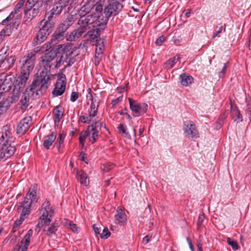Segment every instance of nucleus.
<instances>
[{
  "instance_id": "f257e3e1",
  "label": "nucleus",
  "mask_w": 251,
  "mask_h": 251,
  "mask_svg": "<svg viewBox=\"0 0 251 251\" xmlns=\"http://www.w3.org/2000/svg\"><path fill=\"white\" fill-rule=\"evenodd\" d=\"M73 53L70 45H58L57 48L52 49L41 57L40 70L50 71L52 66L55 68H59L61 63L64 62L68 63L69 66H71L74 63H70Z\"/></svg>"
},
{
  "instance_id": "f03ea898",
  "label": "nucleus",
  "mask_w": 251,
  "mask_h": 251,
  "mask_svg": "<svg viewBox=\"0 0 251 251\" xmlns=\"http://www.w3.org/2000/svg\"><path fill=\"white\" fill-rule=\"evenodd\" d=\"M119 0H108V4L103 9L102 5L97 2L94 6L96 14L98 15V19L100 20L102 25H106L109 18L117 15L123 8V5Z\"/></svg>"
},
{
  "instance_id": "7ed1b4c3",
  "label": "nucleus",
  "mask_w": 251,
  "mask_h": 251,
  "mask_svg": "<svg viewBox=\"0 0 251 251\" xmlns=\"http://www.w3.org/2000/svg\"><path fill=\"white\" fill-rule=\"evenodd\" d=\"M40 50H37L28 53L26 55L22 57L19 60V64L21 68V74L17 77L21 82H27L30 74L33 71L35 62V55Z\"/></svg>"
},
{
  "instance_id": "20e7f679",
  "label": "nucleus",
  "mask_w": 251,
  "mask_h": 251,
  "mask_svg": "<svg viewBox=\"0 0 251 251\" xmlns=\"http://www.w3.org/2000/svg\"><path fill=\"white\" fill-rule=\"evenodd\" d=\"M91 1H87L82 6L78 11L80 16L77 24L88 23L90 25L94 23V21L98 20V15L96 14L94 5L90 3Z\"/></svg>"
},
{
  "instance_id": "39448f33",
  "label": "nucleus",
  "mask_w": 251,
  "mask_h": 251,
  "mask_svg": "<svg viewBox=\"0 0 251 251\" xmlns=\"http://www.w3.org/2000/svg\"><path fill=\"white\" fill-rule=\"evenodd\" d=\"M38 197L37 196L36 188L35 186L29 188L23 201L17 204L18 209L23 208L30 212V207L32 204L37 202Z\"/></svg>"
},
{
  "instance_id": "423d86ee",
  "label": "nucleus",
  "mask_w": 251,
  "mask_h": 251,
  "mask_svg": "<svg viewBox=\"0 0 251 251\" xmlns=\"http://www.w3.org/2000/svg\"><path fill=\"white\" fill-rule=\"evenodd\" d=\"M15 56L9 55L8 48H3L0 50V68L3 71L10 69L14 65Z\"/></svg>"
},
{
  "instance_id": "0eeeda50",
  "label": "nucleus",
  "mask_w": 251,
  "mask_h": 251,
  "mask_svg": "<svg viewBox=\"0 0 251 251\" xmlns=\"http://www.w3.org/2000/svg\"><path fill=\"white\" fill-rule=\"evenodd\" d=\"M54 212V209L50 206V201L46 200L40 210L41 215L40 220L44 222V225L49 226L52 220V216Z\"/></svg>"
},
{
  "instance_id": "6e6552de",
  "label": "nucleus",
  "mask_w": 251,
  "mask_h": 251,
  "mask_svg": "<svg viewBox=\"0 0 251 251\" xmlns=\"http://www.w3.org/2000/svg\"><path fill=\"white\" fill-rule=\"evenodd\" d=\"M89 25H92L93 27H96V28L89 32L91 42L93 43V45L95 43L98 44V42H101L102 40L100 37V34L101 31L105 28L106 25H102L99 19L94 21V23H92Z\"/></svg>"
},
{
  "instance_id": "1a4fd4ad",
  "label": "nucleus",
  "mask_w": 251,
  "mask_h": 251,
  "mask_svg": "<svg viewBox=\"0 0 251 251\" xmlns=\"http://www.w3.org/2000/svg\"><path fill=\"white\" fill-rule=\"evenodd\" d=\"M130 109L134 117H139L144 114L147 111L148 105L145 103H139L132 99H128Z\"/></svg>"
},
{
  "instance_id": "9d476101",
  "label": "nucleus",
  "mask_w": 251,
  "mask_h": 251,
  "mask_svg": "<svg viewBox=\"0 0 251 251\" xmlns=\"http://www.w3.org/2000/svg\"><path fill=\"white\" fill-rule=\"evenodd\" d=\"M40 76L36 79L39 80V91L40 94H43L46 92L50 85L49 82L50 80V71L40 70L39 71Z\"/></svg>"
},
{
  "instance_id": "9b49d317",
  "label": "nucleus",
  "mask_w": 251,
  "mask_h": 251,
  "mask_svg": "<svg viewBox=\"0 0 251 251\" xmlns=\"http://www.w3.org/2000/svg\"><path fill=\"white\" fill-rule=\"evenodd\" d=\"M14 78V76L11 75H7L5 73L0 74V98L4 93L11 89Z\"/></svg>"
},
{
  "instance_id": "f8f14e48",
  "label": "nucleus",
  "mask_w": 251,
  "mask_h": 251,
  "mask_svg": "<svg viewBox=\"0 0 251 251\" xmlns=\"http://www.w3.org/2000/svg\"><path fill=\"white\" fill-rule=\"evenodd\" d=\"M52 28L43 25L42 27L37 32L36 37L33 39V44L34 45H37L44 42L47 39L48 36L52 32Z\"/></svg>"
},
{
  "instance_id": "ddd939ff",
  "label": "nucleus",
  "mask_w": 251,
  "mask_h": 251,
  "mask_svg": "<svg viewBox=\"0 0 251 251\" xmlns=\"http://www.w3.org/2000/svg\"><path fill=\"white\" fill-rule=\"evenodd\" d=\"M66 78L65 75L61 74L59 75V78L57 79L52 92V94L54 97L61 96L64 93L66 89Z\"/></svg>"
},
{
  "instance_id": "4468645a",
  "label": "nucleus",
  "mask_w": 251,
  "mask_h": 251,
  "mask_svg": "<svg viewBox=\"0 0 251 251\" xmlns=\"http://www.w3.org/2000/svg\"><path fill=\"white\" fill-rule=\"evenodd\" d=\"M26 83V82H21L17 78L13 92L9 97L11 103L15 102L19 100L21 93L24 90Z\"/></svg>"
},
{
  "instance_id": "2eb2a0df",
  "label": "nucleus",
  "mask_w": 251,
  "mask_h": 251,
  "mask_svg": "<svg viewBox=\"0 0 251 251\" xmlns=\"http://www.w3.org/2000/svg\"><path fill=\"white\" fill-rule=\"evenodd\" d=\"M80 27L73 31L67 37V40L73 41L78 39L83 33L86 32L90 24L84 23V24H78Z\"/></svg>"
},
{
  "instance_id": "dca6fc26",
  "label": "nucleus",
  "mask_w": 251,
  "mask_h": 251,
  "mask_svg": "<svg viewBox=\"0 0 251 251\" xmlns=\"http://www.w3.org/2000/svg\"><path fill=\"white\" fill-rule=\"evenodd\" d=\"M184 132L188 138L198 137L199 132L195 124L191 121L186 122L183 128Z\"/></svg>"
},
{
  "instance_id": "f3484780",
  "label": "nucleus",
  "mask_w": 251,
  "mask_h": 251,
  "mask_svg": "<svg viewBox=\"0 0 251 251\" xmlns=\"http://www.w3.org/2000/svg\"><path fill=\"white\" fill-rule=\"evenodd\" d=\"M11 132L9 130V127L7 126H4L2 131L0 135V147L3 146H8L11 145Z\"/></svg>"
},
{
  "instance_id": "a211bd4d",
  "label": "nucleus",
  "mask_w": 251,
  "mask_h": 251,
  "mask_svg": "<svg viewBox=\"0 0 251 251\" xmlns=\"http://www.w3.org/2000/svg\"><path fill=\"white\" fill-rule=\"evenodd\" d=\"M15 151V147L12 145L0 147V161H4L11 157Z\"/></svg>"
},
{
  "instance_id": "6ab92c4d",
  "label": "nucleus",
  "mask_w": 251,
  "mask_h": 251,
  "mask_svg": "<svg viewBox=\"0 0 251 251\" xmlns=\"http://www.w3.org/2000/svg\"><path fill=\"white\" fill-rule=\"evenodd\" d=\"M98 124H99V121H93L87 129L90 132V141L92 144L97 141L99 136V130L98 129L99 126Z\"/></svg>"
},
{
  "instance_id": "aec40b11",
  "label": "nucleus",
  "mask_w": 251,
  "mask_h": 251,
  "mask_svg": "<svg viewBox=\"0 0 251 251\" xmlns=\"http://www.w3.org/2000/svg\"><path fill=\"white\" fill-rule=\"evenodd\" d=\"M31 121V118L27 116L22 119L18 124L17 128V133L18 134H23L26 132L30 127V122Z\"/></svg>"
},
{
  "instance_id": "412c9836",
  "label": "nucleus",
  "mask_w": 251,
  "mask_h": 251,
  "mask_svg": "<svg viewBox=\"0 0 251 251\" xmlns=\"http://www.w3.org/2000/svg\"><path fill=\"white\" fill-rule=\"evenodd\" d=\"M39 85V80L35 79L34 80L29 88H27L25 89L26 93H30L33 99H36L37 97H39L40 95L43 94H40V91H39V87L37 88V86Z\"/></svg>"
},
{
  "instance_id": "4be33fe9",
  "label": "nucleus",
  "mask_w": 251,
  "mask_h": 251,
  "mask_svg": "<svg viewBox=\"0 0 251 251\" xmlns=\"http://www.w3.org/2000/svg\"><path fill=\"white\" fill-rule=\"evenodd\" d=\"M33 231L29 229L25 235L24 239L21 241L20 245L18 246L17 251H26L30 243V237L32 235Z\"/></svg>"
},
{
  "instance_id": "5701e85b",
  "label": "nucleus",
  "mask_w": 251,
  "mask_h": 251,
  "mask_svg": "<svg viewBox=\"0 0 251 251\" xmlns=\"http://www.w3.org/2000/svg\"><path fill=\"white\" fill-rule=\"evenodd\" d=\"M90 99L91 100V105L88 110L90 118L95 117L98 112V109L99 106V101L97 99H94L91 93H90Z\"/></svg>"
},
{
  "instance_id": "b1692460",
  "label": "nucleus",
  "mask_w": 251,
  "mask_h": 251,
  "mask_svg": "<svg viewBox=\"0 0 251 251\" xmlns=\"http://www.w3.org/2000/svg\"><path fill=\"white\" fill-rule=\"evenodd\" d=\"M25 21L28 23L34 18L39 13L38 8H25Z\"/></svg>"
},
{
  "instance_id": "393cba45",
  "label": "nucleus",
  "mask_w": 251,
  "mask_h": 251,
  "mask_svg": "<svg viewBox=\"0 0 251 251\" xmlns=\"http://www.w3.org/2000/svg\"><path fill=\"white\" fill-rule=\"evenodd\" d=\"M115 219L116 223L124 225L127 221L126 216L124 210L122 207H118L116 210V214L115 215Z\"/></svg>"
},
{
  "instance_id": "a878e982",
  "label": "nucleus",
  "mask_w": 251,
  "mask_h": 251,
  "mask_svg": "<svg viewBox=\"0 0 251 251\" xmlns=\"http://www.w3.org/2000/svg\"><path fill=\"white\" fill-rule=\"evenodd\" d=\"M55 14L51 10L47 12L45 18L41 22V23H44V25L53 28L55 24L53 18V15Z\"/></svg>"
},
{
  "instance_id": "bb28decb",
  "label": "nucleus",
  "mask_w": 251,
  "mask_h": 251,
  "mask_svg": "<svg viewBox=\"0 0 251 251\" xmlns=\"http://www.w3.org/2000/svg\"><path fill=\"white\" fill-rule=\"evenodd\" d=\"M76 178L81 184L85 186H87L89 184L88 176L83 171L79 170L76 171Z\"/></svg>"
},
{
  "instance_id": "cd10ccee",
  "label": "nucleus",
  "mask_w": 251,
  "mask_h": 251,
  "mask_svg": "<svg viewBox=\"0 0 251 251\" xmlns=\"http://www.w3.org/2000/svg\"><path fill=\"white\" fill-rule=\"evenodd\" d=\"M19 212H21L20 218L17 220L13 224V227H17L20 226L25 218L27 217L30 212L27 211L26 209L23 208L18 209Z\"/></svg>"
},
{
  "instance_id": "c85d7f7f",
  "label": "nucleus",
  "mask_w": 251,
  "mask_h": 251,
  "mask_svg": "<svg viewBox=\"0 0 251 251\" xmlns=\"http://www.w3.org/2000/svg\"><path fill=\"white\" fill-rule=\"evenodd\" d=\"M179 80L182 85L188 86L193 83L194 78L192 76L184 73L179 75Z\"/></svg>"
},
{
  "instance_id": "c756f323",
  "label": "nucleus",
  "mask_w": 251,
  "mask_h": 251,
  "mask_svg": "<svg viewBox=\"0 0 251 251\" xmlns=\"http://www.w3.org/2000/svg\"><path fill=\"white\" fill-rule=\"evenodd\" d=\"M56 138V133L54 132H52L50 135L46 136V139L44 140L43 144V147L46 149H49Z\"/></svg>"
},
{
  "instance_id": "7c9ffc66",
  "label": "nucleus",
  "mask_w": 251,
  "mask_h": 251,
  "mask_svg": "<svg viewBox=\"0 0 251 251\" xmlns=\"http://www.w3.org/2000/svg\"><path fill=\"white\" fill-rule=\"evenodd\" d=\"M54 116V121L55 123H59L62 118L64 114V110L61 106H56L53 111Z\"/></svg>"
},
{
  "instance_id": "2f4dec72",
  "label": "nucleus",
  "mask_w": 251,
  "mask_h": 251,
  "mask_svg": "<svg viewBox=\"0 0 251 251\" xmlns=\"http://www.w3.org/2000/svg\"><path fill=\"white\" fill-rule=\"evenodd\" d=\"M30 97H32L30 93H24L22 96V98L20 101V103L21 105V108L23 110H25L28 106V102L29 100Z\"/></svg>"
},
{
  "instance_id": "473e14b6",
  "label": "nucleus",
  "mask_w": 251,
  "mask_h": 251,
  "mask_svg": "<svg viewBox=\"0 0 251 251\" xmlns=\"http://www.w3.org/2000/svg\"><path fill=\"white\" fill-rule=\"evenodd\" d=\"M179 59L180 57L177 55L173 58L169 59L165 63L164 69L167 70L172 69Z\"/></svg>"
},
{
  "instance_id": "72a5a7b5",
  "label": "nucleus",
  "mask_w": 251,
  "mask_h": 251,
  "mask_svg": "<svg viewBox=\"0 0 251 251\" xmlns=\"http://www.w3.org/2000/svg\"><path fill=\"white\" fill-rule=\"evenodd\" d=\"M10 102L9 99H5L0 101V115L3 114L8 109L10 106Z\"/></svg>"
},
{
  "instance_id": "f704fd0d",
  "label": "nucleus",
  "mask_w": 251,
  "mask_h": 251,
  "mask_svg": "<svg viewBox=\"0 0 251 251\" xmlns=\"http://www.w3.org/2000/svg\"><path fill=\"white\" fill-rule=\"evenodd\" d=\"M232 113L234 114V116L233 118L234 121L237 123H240L243 121V116L239 109L237 107H236L235 109L232 110Z\"/></svg>"
},
{
  "instance_id": "c9c22d12",
  "label": "nucleus",
  "mask_w": 251,
  "mask_h": 251,
  "mask_svg": "<svg viewBox=\"0 0 251 251\" xmlns=\"http://www.w3.org/2000/svg\"><path fill=\"white\" fill-rule=\"evenodd\" d=\"M70 26V21H65L62 23L60 24L57 29L58 32H61L63 33H65V31L68 29Z\"/></svg>"
},
{
  "instance_id": "e433bc0d",
  "label": "nucleus",
  "mask_w": 251,
  "mask_h": 251,
  "mask_svg": "<svg viewBox=\"0 0 251 251\" xmlns=\"http://www.w3.org/2000/svg\"><path fill=\"white\" fill-rule=\"evenodd\" d=\"M90 135V132L87 129L84 132H81L79 134V143L82 145V148L84 145V141L88 136Z\"/></svg>"
},
{
  "instance_id": "4c0bfd02",
  "label": "nucleus",
  "mask_w": 251,
  "mask_h": 251,
  "mask_svg": "<svg viewBox=\"0 0 251 251\" xmlns=\"http://www.w3.org/2000/svg\"><path fill=\"white\" fill-rule=\"evenodd\" d=\"M59 226L58 224L54 222L47 230V232L49 233L48 235L51 236L52 234H55Z\"/></svg>"
},
{
  "instance_id": "58836bf2",
  "label": "nucleus",
  "mask_w": 251,
  "mask_h": 251,
  "mask_svg": "<svg viewBox=\"0 0 251 251\" xmlns=\"http://www.w3.org/2000/svg\"><path fill=\"white\" fill-rule=\"evenodd\" d=\"M94 45L96 46V55H100L102 54V52L104 48V45L103 44V41L101 42H98L97 43L94 44Z\"/></svg>"
},
{
  "instance_id": "ea45409f",
  "label": "nucleus",
  "mask_w": 251,
  "mask_h": 251,
  "mask_svg": "<svg viewBox=\"0 0 251 251\" xmlns=\"http://www.w3.org/2000/svg\"><path fill=\"white\" fill-rule=\"evenodd\" d=\"M24 3L25 0H20L15 6L14 10L12 11L15 14L17 15V17H19V15L18 14L19 13L21 8L24 6Z\"/></svg>"
},
{
  "instance_id": "a19ab883",
  "label": "nucleus",
  "mask_w": 251,
  "mask_h": 251,
  "mask_svg": "<svg viewBox=\"0 0 251 251\" xmlns=\"http://www.w3.org/2000/svg\"><path fill=\"white\" fill-rule=\"evenodd\" d=\"M63 9L62 6H60L57 2H56L51 11L53 12L55 15H57L61 13Z\"/></svg>"
},
{
  "instance_id": "79ce46f5",
  "label": "nucleus",
  "mask_w": 251,
  "mask_h": 251,
  "mask_svg": "<svg viewBox=\"0 0 251 251\" xmlns=\"http://www.w3.org/2000/svg\"><path fill=\"white\" fill-rule=\"evenodd\" d=\"M117 128L119 130V131L120 132L122 133L125 137H127V138L130 137V135L126 131V127L124 125H123V124L120 125L118 126Z\"/></svg>"
},
{
  "instance_id": "37998d69",
  "label": "nucleus",
  "mask_w": 251,
  "mask_h": 251,
  "mask_svg": "<svg viewBox=\"0 0 251 251\" xmlns=\"http://www.w3.org/2000/svg\"><path fill=\"white\" fill-rule=\"evenodd\" d=\"M92 118H90L89 115L88 116L85 113H84L79 117V120L82 123L89 124L91 122V119Z\"/></svg>"
},
{
  "instance_id": "c03bdc74",
  "label": "nucleus",
  "mask_w": 251,
  "mask_h": 251,
  "mask_svg": "<svg viewBox=\"0 0 251 251\" xmlns=\"http://www.w3.org/2000/svg\"><path fill=\"white\" fill-rule=\"evenodd\" d=\"M227 242L228 245L231 246L232 248L234 250H237L238 249V243L236 241L232 240L230 238L227 239Z\"/></svg>"
},
{
  "instance_id": "a18cd8bd",
  "label": "nucleus",
  "mask_w": 251,
  "mask_h": 251,
  "mask_svg": "<svg viewBox=\"0 0 251 251\" xmlns=\"http://www.w3.org/2000/svg\"><path fill=\"white\" fill-rule=\"evenodd\" d=\"M53 0H42L41 5L43 6L44 10H47L49 9L50 5L52 4Z\"/></svg>"
},
{
  "instance_id": "49530a36",
  "label": "nucleus",
  "mask_w": 251,
  "mask_h": 251,
  "mask_svg": "<svg viewBox=\"0 0 251 251\" xmlns=\"http://www.w3.org/2000/svg\"><path fill=\"white\" fill-rule=\"evenodd\" d=\"M111 235L110 231L107 227L104 228L102 232L100 234L102 239H107Z\"/></svg>"
},
{
  "instance_id": "de8ad7c7",
  "label": "nucleus",
  "mask_w": 251,
  "mask_h": 251,
  "mask_svg": "<svg viewBox=\"0 0 251 251\" xmlns=\"http://www.w3.org/2000/svg\"><path fill=\"white\" fill-rule=\"evenodd\" d=\"M64 34V33L61 32H58V30H56L54 33L53 34L52 38L58 41L62 40Z\"/></svg>"
},
{
  "instance_id": "09e8293b",
  "label": "nucleus",
  "mask_w": 251,
  "mask_h": 251,
  "mask_svg": "<svg viewBox=\"0 0 251 251\" xmlns=\"http://www.w3.org/2000/svg\"><path fill=\"white\" fill-rule=\"evenodd\" d=\"M39 0H27L25 8H33Z\"/></svg>"
},
{
  "instance_id": "8fccbe9b",
  "label": "nucleus",
  "mask_w": 251,
  "mask_h": 251,
  "mask_svg": "<svg viewBox=\"0 0 251 251\" xmlns=\"http://www.w3.org/2000/svg\"><path fill=\"white\" fill-rule=\"evenodd\" d=\"M227 117V114L226 113H223V114L221 115V116L219 117L218 120V123L219 124V128H220L221 126L223 124L225 119Z\"/></svg>"
},
{
  "instance_id": "3c124183",
  "label": "nucleus",
  "mask_w": 251,
  "mask_h": 251,
  "mask_svg": "<svg viewBox=\"0 0 251 251\" xmlns=\"http://www.w3.org/2000/svg\"><path fill=\"white\" fill-rule=\"evenodd\" d=\"M228 62H226V63L224 64V66L223 68H222L221 71H220L219 73V77H223L225 75V74L226 72V70L227 69V68L228 67Z\"/></svg>"
},
{
  "instance_id": "603ef678",
  "label": "nucleus",
  "mask_w": 251,
  "mask_h": 251,
  "mask_svg": "<svg viewBox=\"0 0 251 251\" xmlns=\"http://www.w3.org/2000/svg\"><path fill=\"white\" fill-rule=\"evenodd\" d=\"M204 218H205V216H204V214H201L199 215V218H198V223H197V227H198V229L200 228L201 227V226L202 225Z\"/></svg>"
},
{
  "instance_id": "864d4df0",
  "label": "nucleus",
  "mask_w": 251,
  "mask_h": 251,
  "mask_svg": "<svg viewBox=\"0 0 251 251\" xmlns=\"http://www.w3.org/2000/svg\"><path fill=\"white\" fill-rule=\"evenodd\" d=\"M15 15L16 14H15L13 12H11L10 14L7 18L2 21V25H5L7 23L12 20Z\"/></svg>"
},
{
  "instance_id": "5fc2aeb1",
  "label": "nucleus",
  "mask_w": 251,
  "mask_h": 251,
  "mask_svg": "<svg viewBox=\"0 0 251 251\" xmlns=\"http://www.w3.org/2000/svg\"><path fill=\"white\" fill-rule=\"evenodd\" d=\"M114 164L112 163H107L103 165V170L104 172H108L114 167Z\"/></svg>"
},
{
  "instance_id": "6e6d98bb",
  "label": "nucleus",
  "mask_w": 251,
  "mask_h": 251,
  "mask_svg": "<svg viewBox=\"0 0 251 251\" xmlns=\"http://www.w3.org/2000/svg\"><path fill=\"white\" fill-rule=\"evenodd\" d=\"M68 224V226L73 231L76 232L77 230L76 225L74 224L72 222L69 221L67 223V225Z\"/></svg>"
},
{
  "instance_id": "4d7b16f0",
  "label": "nucleus",
  "mask_w": 251,
  "mask_h": 251,
  "mask_svg": "<svg viewBox=\"0 0 251 251\" xmlns=\"http://www.w3.org/2000/svg\"><path fill=\"white\" fill-rule=\"evenodd\" d=\"M78 98V93L76 92H72L71 95L70 100L72 102L75 101Z\"/></svg>"
},
{
  "instance_id": "13d9d810",
  "label": "nucleus",
  "mask_w": 251,
  "mask_h": 251,
  "mask_svg": "<svg viewBox=\"0 0 251 251\" xmlns=\"http://www.w3.org/2000/svg\"><path fill=\"white\" fill-rule=\"evenodd\" d=\"M65 135L63 133H60L58 135V137L57 139V142L59 145H62L64 143V141L65 139Z\"/></svg>"
},
{
  "instance_id": "bf43d9fd",
  "label": "nucleus",
  "mask_w": 251,
  "mask_h": 251,
  "mask_svg": "<svg viewBox=\"0 0 251 251\" xmlns=\"http://www.w3.org/2000/svg\"><path fill=\"white\" fill-rule=\"evenodd\" d=\"M57 2L60 6H62L63 8L67 6L69 3H70L69 0H59Z\"/></svg>"
},
{
  "instance_id": "052dcab7",
  "label": "nucleus",
  "mask_w": 251,
  "mask_h": 251,
  "mask_svg": "<svg viewBox=\"0 0 251 251\" xmlns=\"http://www.w3.org/2000/svg\"><path fill=\"white\" fill-rule=\"evenodd\" d=\"M83 0H69L70 5L73 6L75 5H80Z\"/></svg>"
},
{
  "instance_id": "680f3d73",
  "label": "nucleus",
  "mask_w": 251,
  "mask_h": 251,
  "mask_svg": "<svg viewBox=\"0 0 251 251\" xmlns=\"http://www.w3.org/2000/svg\"><path fill=\"white\" fill-rule=\"evenodd\" d=\"M152 237V234H148L146 236H145L143 240H142V242L146 245L150 241V239Z\"/></svg>"
},
{
  "instance_id": "e2e57ef3",
  "label": "nucleus",
  "mask_w": 251,
  "mask_h": 251,
  "mask_svg": "<svg viewBox=\"0 0 251 251\" xmlns=\"http://www.w3.org/2000/svg\"><path fill=\"white\" fill-rule=\"evenodd\" d=\"M165 37L164 36H161L157 39L155 41V44L158 46H160L161 44L165 41Z\"/></svg>"
},
{
  "instance_id": "0e129e2a",
  "label": "nucleus",
  "mask_w": 251,
  "mask_h": 251,
  "mask_svg": "<svg viewBox=\"0 0 251 251\" xmlns=\"http://www.w3.org/2000/svg\"><path fill=\"white\" fill-rule=\"evenodd\" d=\"M122 100V98L121 97H119L117 99L113 100L111 103L112 107L115 106L120 101Z\"/></svg>"
},
{
  "instance_id": "69168bd1",
  "label": "nucleus",
  "mask_w": 251,
  "mask_h": 251,
  "mask_svg": "<svg viewBox=\"0 0 251 251\" xmlns=\"http://www.w3.org/2000/svg\"><path fill=\"white\" fill-rule=\"evenodd\" d=\"M93 228L96 234H100V228L98 227L96 225H94L93 226Z\"/></svg>"
},
{
  "instance_id": "338daca9",
  "label": "nucleus",
  "mask_w": 251,
  "mask_h": 251,
  "mask_svg": "<svg viewBox=\"0 0 251 251\" xmlns=\"http://www.w3.org/2000/svg\"><path fill=\"white\" fill-rule=\"evenodd\" d=\"M186 239H187V241L188 243V245H189V248H190L191 251H195L194 247L193 245V244H192L190 239L189 237H187Z\"/></svg>"
},
{
  "instance_id": "774afa93",
  "label": "nucleus",
  "mask_w": 251,
  "mask_h": 251,
  "mask_svg": "<svg viewBox=\"0 0 251 251\" xmlns=\"http://www.w3.org/2000/svg\"><path fill=\"white\" fill-rule=\"evenodd\" d=\"M247 114L249 116V118L251 117V105L249 103L247 104Z\"/></svg>"
}]
</instances>
